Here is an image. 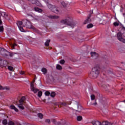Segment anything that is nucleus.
Returning a JSON list of instances; mask_svg holds the SVG:
<instances>
[{
  "mask_svg": "<svg viewBox=\"0 0 125 125\" xmlns=\"http://www.w3.org/2000/svg\"><path fill=\"white\" fill-rule=\"evenodd\" d=\"M123 37H125V29L122 30L121 32L117 33V39L118 41L125 43V39Z\"/></svg>",
  "mask_w": 125,
  "mask_h": 125,
  "instance_id": "nucleus-3",
  "label": "nucleus"
},
{
  "mask_svg": "<svg viewBox=\"0 0 125 125\" xmlns=\"http://www.w3.org/2000/svg\"><path fill=\"white\" fill-rule=\"evenodd\" d=\"M50 95L51 97H54L56 95V94L55 93V92H53L50 93Z\"/></svg>",
  "mask_w": 125,
  "mask_h": 125,
  "instance_id": "nucleus-26",
  "label": "nucleus"
},
{
  "mask_svg": "<svg viewBox=\"0 0 125 125\" xmlns=\"http://www.w3.org/2000/svg\"><path fill=\"white\" fill-rule=\"evenodd\" d=\"M91 100H94V99H95V96H94V95H91Z\"/></svg>",
  "mask_w": 125,
  "mask_h": 125,
  "instance_id": "nucleus-34",
  "label": "nucleus"
},
{
  "mask_svg": "<svg viewBox=\"0 0 125 125\" xmlns=\"http://www.w3.org/2000/svg\"><path fill=\"white\" fill-rule=\"evenodd\" d=\"M91 55L92 57H94V58H96V57H98V54L92 52L91 53Z\"/></svg>",
  "mask_w": 125,
  "mask_h": 125,
  "instance_id": "nucleus-13",
  "label": "nucleus"
},
{
  "mask_svg": "<svg viewBox=\"0 0 125 125\" xmlns=\"http://www.w3.org/2000/svg\"><path fill=\"white\" fill-rule=\"evenodd\" d=\"M10 44L12 49H14V48L15 47V46H17V44L15 43H14V44L10 43Z\"/></svg>",
  "mask_w": 125,
  "mask_h": 125,
  "instance_id": "nucleus-22",
  "label": "nucleus"
},
{
  "mask_svg": "<svg viewBox=\"0 0 125 125\" xmlns=\"http://www.w3.org/2000/svg\"><path fill=\"white\" fill-rule=\"evenodd\" d=\"M93 27V24L92 23H89L87 25V29H90V28H92Z\"/></svg>",
  "mask_w": 125,
  "mask_h": 125,
  "instance_id": "nucleus-24",
  "label": "nucleus"
},
{
  "mask_svg": "<svg viewBox=\"0 0 125 125\" xmlns=\"http://www.w3.org/2000/svg\"><path fill=\"white\" fill-rule=\"evenodd\" d=\"M113 24H114V26H115V27H117L118 26H119V25H120V24L118 22H115L113 23Z\"/></svg>",
  "mask_w": 125,
  "mask_h": 125,
  "instance_id": "nucleus-33",
  "label": "nucleus"
},
{
  "mask_svg": "<svg viewBox=\"0 0 125 125\" xmlns=\"http://www.w3.org/2000/svg\"><path fill=\"white\" fill-rule=\"evenodd\" d=\"M38 116L40 119H42V118H43V115H42V113H38Z\"/></svg>",
  "mask_w": 125,
  "mask_h": 125,
  "instance_id": "nucleus-27",
  "label": "nucleus"
},
{
  "mask_svg": "<svg viewBox=\"0 0 125 125\" xmlns=\"http://www.w3.org/2000/svg\"><path fill=\"white\" fill-rule=\"evenodd\" d=\"M7 65H9V62L7 61H3L2 62L1 58L0 57V67H6Z\"/></svg>",
  "mask_w": 125,
  "mask_h": 125,
  "instance_id": "nucleus-7",
  "label": "nucleus"
},
{
  "mask_svg": "<svg viewBox=\"0 0 125 125\" xmlns=\"http://www.w3.org/2000/svg\"><path fill=\"white\" fill-rule=\"evenodd\" d=\"M45 122H46V123H50V120H49V119H46V120H45Z\"/></svg>",
  "mask_w": 125,
  "mask_h": 125,
  "instance_id": "nucleus-39",
  "label": "nucleus"
},
{
  "mask_svg": "<svg viewBox=\"0 0 125 125\" xmlns=\"http://www.w3.org/2000/svg\"><path fill=\"white\" fill-rule=\"evenodd\" d=\"M101 125H112L110 123L107 122H104L102 123H101Z\"/></svg>",
  "mask_w": 125,
  "mask_h": 125,
  "instance_id": "nucleus-19",
  "label": "nucleus"
},
{
  "mask_svg": "<svg viewBox=\"0 0 125 125\" xmlns=\"http://www.w3.org/2000/svg\"><path fill=\"white\" fill-rule=\"evenodd\" d=\"M61 105H62V106H66V103H61Z\"/></svg>",
  "mask_w": 125,
  "mask_h": 125,
  "instance_id": "nucleus-38",
  "label": "nucleus"
},
{
  "mask_svg": "<svg viewBox=\"0 0 125 125\" xmlns=\"http://www.w3.org/2000/svg\"><path fill=\"white\" fill-rule=\"evenodd\" d=\"M35 11H37V12H42V10L38 7L34 8Z\"/></svg>",
  "mask_w": 125,
  "mask_h": 125,
  "instance_id": "nucleus-18",
  "label": "nucleus"
},
{
  "mask_svg": "<svg viewBox=\"0 0 125 125\" xmlns=\"http://www.w3.org/2000/svg\"><path fill=\"white\" fill-rule=\"evenodd\" d=\"M92 104L94 105V106H96V105H97V103L95 102L94 103Z\"/></svg>",
  "mask_w": 125,
  "mask_h": 125,
  "instance_id": "nucleus-40",
  "label": "nucleus"
},
{
  "mask_svg": "<svg viewBox=\"0 0 125 125\" xmlns=\"http://www.w3.org/2000/svg\"><path fill=\"white\" fill-rule=\"evenodd\" d=\"M124 102H125V100L124 101Z\"/></svg>",
  "mask_w": 125,
  "mask_h": 125,
  "instance_id": "nucleus-45",
  "label": "nucleus"
},
{
  "mask_svg": "<svg viewBox=\"0 0 125 125\" xmlns=\"http://www.w3.org/2000/svg\"><path fill=\"white\" fill-rule=\"evenodd\" d=\"M49 18H51V19H58V16H50Z\"/></svg>",
  "mask_w": 125,
  "mask_h": 125,
  "instance_id": "nucleus-23",
  "label": "nucleus"
},
{
  "mask_svg": "<svg viewBox=\"0 0 125 125\" xmlns=\"http://www.w3.org/2000/svg\"><path fill=\"white\" fill-rule=\"evenodd\" d=\"M42 72L43 74H46V73L47 72V70L45 68H42Z\"/></svg>",
  "mask_w": 125,
  "mask_h": 125,
  "instance_id": "nucleus-21",
  "label": "nucleus"
},
{
  "mask_svg": "<svg viewBox=\"0 0 125 125\" xmlns=\"http://www.w3.org/2000/svg\"><path fill=\"white\" fill-rule=\"evenodd\" d=\"M8 69L9 70V71H13V70H14L13 67H12L11 66H8Z\"/></svg>",
  "mask_w": 125,
  "mask_h": 125,
  "instance_id": "nucleus-29",
  "label": "nucleus"
},
{
  "mask_svg": "<svg viewBox=\"0 0 125 125\" xmlns=\"http://www.w3.org/2000/svg\"><path fill=\"white\" fill-rule=\"evenodd\" d=\"M78 112H81V110L78 109Z\"/></svg>",
  "mask_w": 125,
  "mask_h": 125,
  "instance_id": "nucleus-44",
  "label": "nucleus"
},
{
  "mask_svg": "<svg viewBox=\"0 0 125 125\" xmlns=\"http://www.w3.org/2000/svg\"><path fill=\"white\" fill-rule=\"evenodd\" d=\"M90 17H91V15H89L86 20L84 21V24H87V23L91 22V19H90Z\"/></svg>",
  "mask_w": 125,
  "mask_h": 125,
  "instance_id": "nucleus-10",
  "label": "nucleus"
},
{
  "mask_svg": "<svg viewBox=\"0 0 125 125\" xmlns=\"http://www.w3.org/2000/svg\"><path fill=\"white\" fill-rule=\"evenodd\" d=\"M45 95L46 96H49V95H50V92L48 91L45 92Z\"/></svg>",
  "mask_w": 125,
  "mask_h": 125,
  "instance_id": "nucleus-30",
  "label": "nucleus"
},
{
  "mask_svg": "<svg viewBox=\"0 0 125 125\" xmlns=\"http://www.w3.org/2000/svg\"><path fill=\"white\" fill-rule=\"evenodd\" d=\"M56 68L58 70H62V66H61V65H60L59 64H57L56 66Z\"/></svg>",
  "mask_w": 125,
  "mask_h": 125,
  "instance_id": "nucleus-25",
  "label": "nucleus"
},
{
  "mask_svg": "<svg viewBox=\"0 0 125 125\" xmlns=\"http://www.w3.org/2000/svg\"><path fill=\"white\" fill-rule=\"evenodd\" d=\"M62 5L64 7L67 6V3H66V2H64V1H63V2H62Z\"/></svg>",
  "mask_w": 125,
  "mask_h": 125,
  "instance_id": "nucleus-32",
  "label": "nucleus"
},
{
  "mask_svg": "<svg viewBox=\"0 0 125 125\" xmlns=\"http://www.w3.org/2000/svg\"><path fill=\"white\" fill-rule=\"evenodd\" d=\"M60 64H64V63H65V61H64L63 60H62L61 61H60Z\"/></svg>",
  "mask_w": 125,
  "mask_h": 125,
  "instance_id": "nucleus-35",
  "label": "nucleus"
},
{
  "mask_svg": "<svg viewBox=\"0 0 125 125\" xmlns=\"http://www.w3.org/2000/svg\"><path fill=\"white\" fill-rule=\"evenodd\" d=\"M0 14H1V16L4 17V18H5V19H7V15L5 14V12H0Z\"/></svg>",
  "mask_w": 125,
  "mask_h": 125,
  "instance_id": "nucleus-15",
  "label": "nucleus"
},
{
  "mask_svg": "<svg viewBox=\"0 0 125 125\" xmlns=\"http://www.w3.org/2000/svg\"><path fill=\"white\" fill-rule=\"evenodd\" d=\"M1 23H2L1 20H0V25L1 24Z\"/></svg>",
  "mask_w": 125,
  "mask_h": 125,
  "instance_id": "nucleus-42",
  "label": "nucleus"
},
{
  "mask_svg": "<svg viewBox=\"0 0 125 125\" xmlns=\"http://www.w3.org/2000/svg\"><path fill=\"white\" fill-rule=\"evenodd\" d=\"M20 75H24V74H25V72L24 71H20Z\"/></svg>",
  "mask_w": 125,
  "mask_h": 125,
  "instance_id": "nucleus-37",
  "label": "nucleus"
},
{
  "mask_svg": "<svg viewBox=\"0 0 125 125\" xmlns=\"http://www.w3.org/2000/svg\"><path fill=\"white\" fill-rule=\"evenodd\" d=\"M47 5L48 8L51 9V10L53 11V12H54L55 13H58V9H57V8H56V7H55V6H53L50 4H48Z\"/></svg>",
  "mask_w": 125,
  "mask_h": 125,
  "instance_id": "nucleus-8",
  "label": "nucleus"
},
{
  "mask_svg": "<svg viewBox=\"0 0 125 125\" xmlns=\"http://www.w3.org/2000/svg\"><path fill=\"white\" fill-rule=\"evenodd\" d=\"M2 124L4 125H7V120L6 119H4L2 121Z\"/></svg>",
  "mask_w": 125,
  "mask_h": 125,
  "instance_id": "nucleus-28",
  "label": "nucleus"
},
{
  "mask_svg": "<svg viewBox=\"0 0 125 125\" xmlns=\"http://www.w3.org/2000/svg\"><path fill=\"white\" fill-rule=\"evenodd\" d=\"M99 75V67L95 66L93 67L92 71L90 73V77H92L93 79L96 78Z\"/></svg>",
  "mask_w": 125,
  "mask_h": 125,
  "instance_id": "nucleus-2",
  "label": "nucleus"
},
{
  "mask_svg": "<svg viewBox=\"0 0 125 125\" xmlns=\"http://www.w3.org/2000/svg\"><path fill=\"white\" fill-rule=\"evenodd\" d=\"M17 25L21 32H25L23 27H26V28L28 29H33V30L35 29L32 23L27 20H23L22 21H18Z\"/></svg>",
  "mask_w": 125,
  "mask_h": 125,
  "instance_id": "nucleus-1",
  "label": "nucleus"
},
{
  "mask_svg": "<svg viewBox=\"0 0 125 125\" xmlns=\"http://www.w3.org/2000/svg\"><path fill=\"white\" fill-rule=\"evenodd\" d=\"M83 120V117L82 116H78L77 117V121L78 122H81V121Z\"/></svg>",
  "mask_w": 125,
  "mask_h": 125,
  "instance_id": "nucleus-17",
  "label": "nucleus"
},
{
  "mask_svg": "<svg viewBox=\"0 0 125 125\" xmlns=\"http://www.w3.org/2000/svg\"><path fill=\"white\" fill-rule=\"evenodd\" d=\"M8 125H21V124L18 122H13L10 121L8 122Z\"/></svg>",
  "mask_w": 125,
  "mask_h": 125,
  "instance_id": "nucleus-11",
  "label": "nucleus"
},
{
  "mask_svg": "<svg viewBox=\"0 0 125 125\" xmlns=\"http://www.w3.org/2000/svg\"><path fill=\"white\" fill-rule=\"evenodd\" d=\"M55 105H59V103H56L55 104Z\"/></svg>",
  "mask_w": 125,
  "mask_h": 125,
  "instance_id": "nucleus-43",
  "label": "nucleus"
},
{
  "mask_svg": "<svg viewBox=\"0 0 125 125\" xmlns=\"http://www.w3.org/2000/svg\"><path fill=\"white\" fill-rule=\"evenodd\" d=\"M87 0H85L84 3H86V2H87Z\"/></svg>",
  "mask_w": 125,
  "mask_h": 125,
  "instance_id": "nucleus-41",
  "label": "nucleus"
},
{
  "mask_svg": "<svg viewBox=\"0 0 125 125\" xmlns=\"http://www.w3.org/2000/svg\"><path fill=\"white\" fill-rule=\"evenodd\" d=\"M0 32H3V26H0Z\"/></svg>",
  "mask_w": 125,
  "mask_h": 125,
  "instance_id": "nucleus-36",
  "label": "nucleus"
},
{
  "mask_svg": "<svg viewBox=\"0 0 125 125\" xmlns=\"http://www.w3.org/2000/svg\"><path fill=\"white\" fill-rule=\"evenodd\" d=\"M26 98L25 97H22L19 101V104H18V106L20 109L21 110H24V106H25V100Z\"/></svg>",
  "mask_w": 125,
  "mask_h": 125,
  "instance_id": "nucleus-5",
  "label": "nucleus"
},
{
  "mask_svg": "<svg viewBox=\"0 0 125 125\" xmlns=\"http://www.w3.org/2000/svg\"><path fill=\"white\" fill-rule=\"evenodd\" d=\"M34 83H35V81H33V82H32L31 83L30 88H31L32 91H33V92L34 93H37V92L38 91H39V89H38L37 88L34 87Z\"/></svg>",
  "mask_w": 125,
  "mask_h": 125,
  "instance_id": "nucleus-9",
  "label": "nucleus"
},
{
  "mask_svg": "<svg viewBox=\"0 0 125 125\" xmlns=\"http://www.w3.org/2000/svg\"><path fill=\"white\" fill-rule=\"evenodd\" d=\"M93 125H101V122L99 121H94L93 122Z\"/></svg>",
  "mask_w": 125,
  "mask_h": 125,
  "instance_id": "nucleus-16",
  "label": "nucleus"
},
{
  "mask_svg": "<svg viewBox=\"0 0 125 125\" xmlns=\"http://www.w3.org/2000/svg\"><path fill=\"white\" fill-rule=\"evenodd\" d=\"M49 42H50V40H47L46 42H45V46H49Z\"/></svg>",
  "mask_w": 125,
  "mask_h": 125,
  "instance_id": "nucleus-20",
  "label": "nucleus"
},
{
  "mask_svg": "<svg viewBox=\"0 0 125 125\" xmlns=\"http://www.w3.org/2000/svg\"><path fill=\"white\" fill-rule=\"evenodd\" d=\"M4 89H5L6 90H9V89H10V88L9 86L3 87L0 84V90H3Z\"/></svg>",
  "mask_w": 125,
  "mask_h": 125,
  "instance_id": "nucleus-12",
  "label": "nucleus"
},
{
  "mask_svg": "<svg viewBox=\"0 0 125 125\" xmlns=\"http://www.w3.org/2000/svg\"><path fill=\"white\" fill-rule=\"evenodd\" d=\"M0 50L2 51H3V52L5 53L4 56L5 57H6V58H8V57L10 56V57H12L14 55L13 53L12 52H9L7 51H5V50H4V49L1 48H0Z\"/></svg>",
  "mask_w": 125,
  "mask_h": 125,
  "instance_id": "nucleus-6",
  "label": "nucleus"
},
{
  "mask_svg": "<svg viewBox=\"0 0 125 125\" xmlns=\"http://www.w3.org/2000/svg\"><path fill=\"white\" fill-rule=\"evenodd\" d=\"M10 109H11V110H14V111H15V112H18V109H17L15 107V106H14L13 105H10Z\"/></svg>",
  "mask_w": 125,
  "mask_h": 125,
  "instance_id": "nucleus-14",
  "label": "nucleus"
},
{
  "mask_svg": "<svg viewBox=\"0 0 125 125\" xmlns=\"http://www.w3.org/2000/svg\"><path fill=\"white\" fill-rule=\"evenodd\" d=\"M38 95L39 97H41L42 95V91H39L38 92Z\"/></svg>",
  "mask_w": 125,
  "mask_h": 125,
  "instance_id": "nucleus-31",
  "label": "nucleus"
},
{
  "mask_svg": "<svg viewBox=\"0 0 125 125\" xmlns=\"http://www.w3.org/2000/svg\"><path fill=\"white\" fill-rule=\"evenodd\" d=\"M71 21H72V18L70 17H67L66 19L62 20L61 22L62 24H63L64 25H69L71 28H74V23H71Z\"/></svg>",
  "mask_w": 125,
  "mask_h": 125,
  "instance_id": "nucleus-4",
  "label": "nucleus"
}]
</instances>
